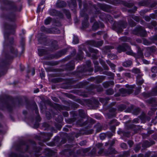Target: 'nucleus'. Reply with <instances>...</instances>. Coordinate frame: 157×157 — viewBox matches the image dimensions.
<instances>
[{
  "mask_svg": "<svg viewBox=\"0 0 157 157\" xmlns=\"http://www.w3.org/2000/svg\"><path fill=\"white\" fill-rule=\"evenodd\" d=\"M117 50L119 52L124 51H127L126 53L128 55L135 56L136 58H140L143 56V54L141 51H139L138 52L137 55H136L133 53L132 51L130 50V47L127 45L125 44L123 46H119L117 48Z\"/></svg>",
  "mask_w": 157,
  "mask_h": 157,
  "instance_id": "nucleus-1",
  "label": "nucleus"
},
{
  "mask_svg": "<svg viewBox=\"0 0 157 157\" xmlns=\"http://www.w3.org/2000/svg\"><path fill=\"white\" fill-rule=\"evenodd\" d=\"M137 33L139 34L141 36H144L146 33L145 30L142 29L141 27H139L137 29Z\"/></svg>",
  "mask_w": 157,
  "mask_h": 157,
  "instance_id": "nucleus-2",
  "label": "nucleus"
},
{
  "mask_svg": "<svg viewBox=\"0 0 157 157\" xmlns=\"http://www.w3.org/2000/svg\"><path fill=\"white\" fill-rule=\"evenodd\" d=\"M144 82L143 80L141 78V76L140 75H138L137 77L136 82L139 85L142 84Z\"/></svg>",
  "mask_w": 157,
  "mask_h": 157,
  "instance_id": "nucleus-3",
  "label": "nucleus"
},
{
  "mask_svg": "<svg viewBox=\"0 0 157 157\" xmlns=\"http://www.w3.org/2000/svg\"><path fill=\"white\" fill-rule=\"evenodd\" d=\"M132 64V61L130 60H128L124 62L123 63V66L125 67H128Z\"/></svg>",
  "mask_w": 157,
  "mask_h": 157,
  "instance_id": "nucleus-4",
  "label": "nucleus"
},
{
  "mask_svg": "<svg viewBox=\"0 0 157 157\" xmlns=\"http://www.w3.org/2000/svg\"><path fill=\"white\" fill-rule=\"evenodd\" d=\"M65 5L64 2L63 1H60L57 3V6L58 7L63 6Z\"/></svg>",
  "mask_w": 157,
  "mask_h": 157,
  "instance_id": "nucleus-5",
  "label": "nucleus"
},
{
  "mask_svg": "<svg viewBox=\"0 0 157 157\" xmlns=\"http://www.w3.org/2000/svg\"><path fill=\"white\" fill-rule=\"evenodd\" d=\"M44 1H42L39 4L37 10V11L38 12L40 11L41 10H42V9H41V7H40V6L41 5H43L44 3Z\"/></svg>",
  "mask_w": 157,
  "mask_h": 157,
  "instance_id": "nucleus-6",
  "label": "nucleus"
},
{
  "mask_svg": "<svg viewBox=\"0 0 157 157\" xmlns=\"http://www.w3.org/2000/svg\"><path fill=\"white\" fill-rule=\"evenodd\" d=\"M51 21V18L50 17L47 18L45 21V24L46 25H48L49 24Z\"/></svg>",
  "mask_w": 157,
  "mask_h": 157,
  "instance_id": "nucleus-7",
  "label": "nucleus"
},
{
  "mask_svg": "<svg viewBox=\"0 0 157 157\" xmlns=\"http://www.w3.org/2000/svg\"><path fill=\"white\" fill-rule=\"evenodd\" d=\"M108 64L109 65V66L111 67L112 69L113 70H114L115 68V65L113 64V63H111L110 61H107Z\"/></svg>",
  "mask_w": 157,
  "mask_h": 157,
  "instance_id": "nucleus-8",
  "label": "nucleus"
},
{
  "mask_svg": "<svg viewBox=\"0 0 157 157\" xmlns=\"http://www.w3.org/2000/svg\"><path fill=\"white\" fill-rule=\"evenodd\" d=\"M108 56L111 59H114L117 57V56L113 54L109 55Z\"/></svg>",
  "mask_w": 157,
  "mask_h": 157,
  "instance_id": "nucleus-9",
  "label": "nucleus"
},
{
  "mask_svg": "<svg viewBox=\"0 0 157 157\" xmlns=\"http://www.w3.org/2000/svg\"><path fill=\"white\" fill-rule=\"evenodd\" d=\"M84 121V120L83 119H82L80 120L78 122V124L80 125H84L86 124V123H83V121Z\"/></svg>",
  "mask_w": 157,
  "mask_h": 157,
  "instance_id": "nucleus-10",
  "label": "nucleus"
},
{
  "mask_svg": "<svg viewBox=\"0 0 157 157\" xmlns=\"http://www.w3.org/2000/svg\"><path fill=\"white\" fill-rule=\"evenodd\" d=\"M106 93L108 95H112L113 94V91L112 89H109L106 91Z\"/></svg>",
  "mask_w": 157,
  "mask_h": 157,
  "instance_id": "nucleus-11",
  "label": "nucleus"
},
{
  "mask_svg": "<svg viewBox=\"0 0 157 157\" xmlns=\"http://www.w3.org/2000/svg\"><path fill=\"white\" fill-rule=\"evenodd\" d=\"M132 72L134 73L138 74L140 73V70L137 68H134L132 70Z\"/></svg>",
  "mask_w": 157,
  "mask_h": 157,
  "instance_id": "nucleus-12",
  "label": "nucleus"
},
{
  "mask_svg": "<svg viewBox=\"0 0 157 157\" xmlns=\"http://www.w3.org/2000/svg\"><path fill=\"white\" fill-rule=\"evenodd\" d=\"M98 27V25L97 23H95L93 26V29L94 30H96Z\"/></svg>",
  "mask_w": 157,
  "mask_h": 157,
  "instance_id": "nucleus-13",
  "label": "nucleus"
},
{
  "mask_svg": "<svg viewBox=\"0 0 157 157\" xmlns=\"http://www.w3.org/2000/svg\"><path fill=\"white\" fill-rule=\"evenodd\" d=\"M151 71L153 73H156L157 72V68L156 67H152L151 69Z\"/></svg>",
  "mask_w": 157,
  "mask_h": 157,
  "instance_id": "nucleus-14",
  "label": "nucleus"
},
{
  "mask_svg": "<svg viewBox=\"0 0 157 157\" xmlns=\"http://www.w3.org/2000/svg\"><path fill=\"white\" fill-rule=\"evenodd\" d=\"M78 38L76 37H74L73 41V43L74 44H77L78 43Z\"/></svg>",
  "mask_w": 157,
  "mask_h": 157,
  "instance_id": "nucleus-15",
  "label": "nucleus"
},
{
  "mask_svg": "<svg viewBox=\"0 0 157 157\" xmlns=\"http://www.w3.org/2000/svg\"><path fill=\"white\" fill-rule=\"evenodd\" d=\"M110 84H111L112 85H113V82H111V83H109V82H107V83H105L104 84V86L105 87H107L110 85Z\"/></svg>",
  "mask_w": 157,
  "mask_h": 157,
  "instance_id": "nucleus-16",
  "label": "nucleus"
},
{
  "mask_svg": "<svg viewBox=\"0 0 157 157\" xmlns=\"http://www.w3.org/2000/svg\"><path fill=\"white\" fill-rule=\"evenodd\" d=\"M151 94L152 95H155L157 94V88L154 90Z\"/></svg>",
  "mask_w": 157,
  "mask_h": 157,
  "instance_id": "nucleus-17",
  "label": "nucleus"
},
{
  "mask_svg": "<svg viewBox=\"0 0 157 157\" xmlns=\"http://www.w3.org/2000/svg\"><path fill=\"white\" fill-rule=\"evenodd\" d=\"M100 137L101 139L103 140L105 137V135L104 134H101L100 135Z\"/></svg>",
  "mask_w": 157,
  "mask_h": 157,
  "instance_id": "nucleus-18",
  "label": "nucleus"
},
{
  "mask_svg": "<svg viewBox=\"0 0 157 157\" xmlns=\"http://www.w3.org/2000/svg\"><path fill=\"white\" fill-rule=\"evenodd\" d=\"M121 147L123 148H126V145L125 144L122 143L121 144Z\"/></svg>",
  "mask_w": 157,
  "mask_h": 157,
  "instance_id": "nucleus-19",
  "label": "nucleus"
},
{
  "mask_svg": "<svg viewBox=\"0 0 157 157\" xmlns=\"http://www.w3.org/2000/svg\"><path fill=\"white\" fill-rule=\"evenodd\" d=\"M86 142L85 141H83L80 143V144L81 146H83L86 144Z\"/></svg>",
  "mask_w": 157,
  "mask_h": 157,
  "instance_id": "nucleus-20",
  "label": "nucleus"
},
{
  "mask_svg": "<svg viewBox=\"0 0 157 157\" xmlns=\"http://www.w3.org/2000/svg\"><path fill=\"white\" fill-rule=\"evenodd\" d=\"M124 75L126 77H130V74L129 73H126L124 74Z\"/></svg>",
  "mask_w": 157,
  "mask_h": 157,
  "instance_id": "nucleus-21",
  "label": "nucleus"
},
{
  "mask_svg": "<svg viewBox=\"0 0 157 157\" xmlns=\"http://www.w3.org/2000/svg\"><path fill=\"white\" fill-rule=\"evenodd\" d=\"M128 144L130 146V147H131L132 146V145H133V142L131 141H129L128 142Z\"/></svg>",
  "mask_w": 157,
  "mask_h": 157,
  "instance_id": "nucleus-22",
  "label": "nucleus"
},
{
  "mask_svg": "<svg viewBox=\"0 0 157 157\" xmlns=\"http://www.w3.org/2000/svg\"><path fill=\"white\" fill-rule=\"evenodd\" d=\"M103 145V144L101 143H99L97 144L96 146L98 147L99 148L101 147L102 145Z\"/></svg>",
  "mask_w": 157,
  "mask_h": 157,
  "instance_id": "nucleus-23",
  "label": "nucleus"
},
{
  "mask_svg": "<svg viewBox=\"0 0 157 157\" xmlns=\"http://www.w3.org/2000/svg\"><path fill=\"white\" fill-rule=\"evenodd\" d=\"M140 147L139 146V145L137 146L136 147V148L135 149V151H137L140 149Z\"/></svg>",
  "mask_w": 157,
  "mask_h": 157,
  "instance_id": "nucleus-24",
  "label": "nucleus"
},
{
  "mask_svg": "<svg viewBox=\"0 0 157 157\" xmlns=\"http://www.w3.org/2000/svg\"><path fill=\"white\" fill-rule=\"evenodd\" d=\"M90 51L92 52H94L95 53H97L98 52V51L97 50H95L93 49H91Z\"/></svg>",
  "mask_w": 157,
  "mask_h": 157,
  "instance_id": "nucleus-25",
  "label": "nucleus"
},
{
  "mask_svg": "<svg viewBox=\"0 0 157 157\" xmlns=\"http://www.w3.org/2000/svg\"><path fill=\"white\" fill-rule=\"evenodd\" d=\"M143 63L145 64H148L149 63L146 60L143 59Z\"/></svg>",
  "mask_w": 157,
  "mask_h": 157,
  "instance_id": "nucleus-26",
  "label": "nucleus"
},
{
  "mask_svg": "<svg viewBox=\"0 0 157 157\" xmlns=\"http://www.w3.org/2000/svg\"><path fill=\"white\" fill-rule=\"evenodd\" d=\"M127 26V24L126 23H124V24L122 25L121 26V27L122 28H125Z\"/></svg>",
  "mask_w": 157,
  "mask_h": 157,
  "instance_id": "nucleus-27",
  "label": "nucleus"
},
{
  "mask_svg": "<svg viewBox=\"0 0 157 157\" xmlns=\"http://www.w3.org/2000/svg\"><path fill=\"white\" fill-rule=\"evenodd\" d=\"M121 40L123 41H126V38L125 37H124L121 38Z\"/></svg>",
  "mask_w": 157,
  "mask_h": 157,
  "instance_id": "nucleus-28",
  "label": "nucleus"
},
{
  "mask_svg": "<svg viewBox=\"0 0 157 157\" xmlns=\"http://www.w3.org/2000/svg\"><path fill=\"white\" fill-rule=\"evenodd\" d=\"M102 44H103V42L102 41H100V42H99L98 46H101L102 45Z\"/></svg>",
  "mask_w": 157,
  "mask_h": 157,
  "instance_id": "nucleus-29",
  "label": "nucleus"
},
{
  "mask_svg": "<svg viewBox=\"0 0 157 157\" xmlns=\"http://www.w3.org/2000/svg\"><path fill=\"white\" fill-rule=\"evenodd\" d=\"M40 76L41 78H43L45 76L44 74L43 73L40 74Z\"/></svg>",
  "mask_w": 157,
  "mask_h": 157,
  "instance_id": "nucleus-30",
  "label": "nucleus"
},
{
  "mask_svg": "<svg viewBox=\"0 0 157 157\" xmlns=\"http://www.w3.org/2000/svg\"><path fill=\"white\" fill-rule=\"evenodd\" d=\"M138 119L137 118L133 120V121L137 123L138 122Z\"/></svg>",
  "mask_w": 157,
  "mask_h": 157,
  "instance_id": "nucleus-31",
  "label": "nucleus"
},
{
  "mask_svg": "<svg viewBox=\"0 0 157 157\" xmlns=\"http://www.w3.org/2000/svg\"><path fill=\"white\" fill-rule=\"evenodd\" d=\"M66 15L69 18L70 17V13L69 12H67L66 13Z\"/></svg>",
  "mask_w": 157,
  "mask_h": 157,
  "instance_id": "nucleus-32",
  "label": "nucleus"
},
{
  "mask_svg": "<svg viewBox=\"0 0 157 157\" xmlns=\"http://www.w3.org/2000/svg\"><path fill=\"white\" fill-rule=\"evenodd\" d=\"M103 152V150L101 149L100 151L98 152V153L100 154H101Z\"/></svg>",
  "mask_w": 157,
  "mask_h": 157,
  "instance_id": "nucleus-33",
  "label": "nucleus"
},
{
  "mask_svg": "<svg viewBox=\"0 0 157 157\" xmlns=\"http://www.w3.org/2000/svg\"><path fill=\"white\" fill-rule=\"evenodd\" d=\"M39 92V90L38 89H36V90H35L34 91V92L35 93H37L38 92Z\"/></svg>",
  "mask_w": 157,
  "mask_h": 157,
  "instance_id": "nucleus-34",
  "label": "nucleus"
},
{
  "mask_svg": "<svg viewBox=\"0 0 157 157\" xmlns=\"http://www.w3.org/2000/svg\"><path fill=\"white\" fill-rule=\"evenodd\" d=\"M146 12V11H142L141 12V15H143V14H144V13Z\"/></svg>",
  "mask_w": 157,
  "mask_h": 157,
  "instance_id": "nucleus-35",
  "label": "nucleus"
},
{
  "mask_svg": "<svg viewBox=\"0 0 157 157\" xmlns=\"http://www.w3.org/2000/svg\"><path fill=\"white\" fill-rule=\"evenodd\" d=\"M149 53H148V52L146 53L145 54V55L146 56H149Z\"/></svg>",
  "mask_w": 157,
  "mask_h": 157,
  "instance_id": "nucleus-36",
  "label": "nucleus"
},
{
  "mask_svg": "<svg viewBox=\"0 0 157 157\" xmlns=\"http://www.w3.org/2000/svg\"><path fill=\"white\" fill-rule=\"evenodd\" d=\"M123 70V68L122 67H120L119 68V71H121Z\"/></svg>",
  "mask_w": 157,
  "mask_h": 157,
  "instance_id": "nucleus-37",
  "label": "nucleus"
},
{
  "mask_svg": "<svg viewBox=\"0 0 157 157\" xmlns=\"http://www.w3.org/2000/svg\"><path fill=\"white\" fill-rule=\"evenodd\" d=\"M35 74V70L34 69H33L32 71V75H34Z\"/></svg>",
  "mask_w": 157,
  "mask_h": 157,
  "instance_id": "nucleus-38",
  "label": "nucleus"
},
{
  "mask_svg": "<svg viewBox=\"0 0 157 157\" xmlns=\"http://www.w3.org/2000/svg\"><path fill=\"white\" fill-rule=\"evenodd\" d=\"M150 18L149 17H147V19H145L147 21H149L150 20Z\"/></svg>",
  "mask_w": 157,
  "mask_h": 157,
  "instance_id": "nucleus-39",
  "label": "nucleus"
},
{
  "mask_svg": "<svg viewBox=\"0 0 157 157\" xmlns=\"http://www.w3.org/2000/svg\"><path fill=\"white\" fill-rule=\"evenodd\" d=\"M54 98L55 99H54L53 98L52 99L53 100H54L55 101H57V100H58V99L56 98Z\"/></svg>",
  "mask_w": 157,
  "mask_h": 157,
  "instance_id": "nucleus-40",
  "label": "nucleus"
},
{
  "mask_svg": "<svg viewBox=\"0 0 157 157\" xmlns=\"http://www.w3.org/2000/svg\"><path fill=\"white\" fill-rule=\"evenodd\" d=\"M41 29H42V30H44V29H45V27H43V26L42 27H41Z\"/></svg>",
  "mask_w": 157,
  "mask_h": 157,
  "instance_id": "nucleus-41",
  "label": "nucleus"
},
{
  "mask_svg": "<svg viewBox=\"0 0 157 157\" xmlns=\"http://www.w3.org/2000/svg\"><path fill=\"white\" fill-rule=\"evenodd\" d=\"M145 41H144V44H146V45H148V44H149V43H145Z\"/></svg>",
  "mask_w": 157,
  "mask_h": 157,
  "instance_id": "nucleus-42",
  "label": "nucleus"
},
{
  "mask_svg": "<svg viewBox=\"0 0 157 157\" xmlns=\"http://www.w3.org/2000/svg\"><path fill=\"white\" fill-rule=\"evenodd\" d=\"M111 109V110H113V112H114L115 111H116V109Z\"/></svg>",
  "mask_w": 157,
  "mask_h": 157,
  "instance_id": "nucleus-43",
  "label": "nucleus"
},
{
  "mask_svg": "<svg viewBox=\"0 0 157 157\" xmlns=\"http://www.w3.org/2000/svg\"><path fill=\"white\" fill-rule=\"evenodd\" d=\"M68 113H65V115H64L65 116L67 117V116Z\"/></svg>",
  "mask_w": 157,
  "mask_h": 157,
  "instance_id": "nucleus-44",
  "label": "nucleus"
},
{
  "mask_svg": "<svg viewBox=\"0 0 157 157\" xmlns=\"http://www.w3.org/2000/svg\"><path fill=\"white\" fill-rule=\"evenodd\" d=\"M152 15H153V16L151 17L152 18H154L155 17V16L154 14H152Z\"/></svg>",
  "mask_w": 157,
  "mask_h": 157,
  "instance_id": "nucleus-45",
  "label": "nucleus"
},
{
  "mask_svg": "<svg viewBox=\"0 0 157 157\" xmlns=\"http://www.w3.org/2000/svg\"><path fill=\"white\" fill-rule=\"evenodd\" d=\"M113 153L114 154H115L116 153V151L114 150H113Z\"/></svg>",
  "mask_w": 157,
  "mask_h": 157,
  "instance_id": "nucleus-46",
  "label": "nucleus"
},
{
  "mask_svg": "<svg viewBox=\"0 0 157 157\" xmlns=\"http://www.w3.org/2000/svg\"><path fill=\"white\" fill-rule=\"evenodd\" d=\"M155 40H157V35L156 36V38H155Z\"/></svg>",
  "mask_w": 157,
  "mask_h": 157,
  "instance_id": "nucleus-47",
  "label": "nucleus"
},
{
  "mask_svg": "<svg viewBox=\"0 0 157 157\" xmlns=\"http://www.w3.org/2000/svg\"><path fill=\"white\" fill-rule=\"evenodd\" d=\"M132 88H133L134 87V86H132Z\"/></svg>",
  "mask_w": 157,
  "mask_h": 157,
  "instance_id": "nucleus-48",
  "label": "nucleus"
},
{
  "mask_svg": "<svg viewBox=\"0 0 157 157\" xmlns=\"http://www.w3.org/2000/svg\"><path fill=\"white\" fill-rule=\"evenodd\" d=\"M88 62H89V63H90V61H88Z\"/></svg>",
  "mask_w": 157,
  "mask_h": 157,
  "instance_id": "nucleus-49",
  "label": "nucleus"
},
{
  "mask_svg": "<svg viewBox=\"0 0 157 157\" xmlns=\"http://www.w3.org/2000/svg\"><path fill=\"white\" fill-rule=\"evenodd\" d=\"M136 21H138V20H136Z\"/></svg>",
  "mask_w": 157,
  "mask_h": 157,
  "instance_id": "nucleus-50",
  "label": "nucleus"
},
{
  "mask_svg": "<svg viewBox=\"0 0 157 157\" xmlns=\"http://www.w3.org/2000/svg\"><path fill=\"white\" fill-rule=\"evenodd\" d=\"M122 90H123L124 91V89H122Z\"/></svg>",
  "mask_w": 157,
  "mask_h": 157,
  "instance_id": "nucleus-51",
  "label": "nucleus"
},
{
  "mask_svg": "<svg viewBox=\"0 0 157 157\" xmlns=\"http://www.w3.org/2000/svg\"><path fill=\"white\" fill-rule=\"evenodd\" d=\"M29 1L30 0H28Z\"/></svg>",
  "mask_w": 157,
  "mask_h": 157,
  "instance_id": "nucleus-52",
  "label": "nucleus"
}]
</instances>
